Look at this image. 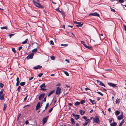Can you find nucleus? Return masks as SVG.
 I'll list each match as a JSON object with an SVG mask.
<instances>
[{
    "instance_id": "obj_1",
    "label": "nucleus",
    "mask_w": 126,
    "mask_h": 126,
    "mask_svg": "<svg viewBox=\"0 0 126 126\" xmlns=\"http://www.w3.org/2000/svg\"><path fill=\"white\" fill-rule=\"evenodd\" d=\"M33 2L34 4V5L35 6L38 7L39 8H42L43 7L41 5L40 3H38L35 2L34 0H33Z\"/></svg>"
},
{
    "instance_id": "obj_2",
    "label": "nucleus",
    "mask_w": 126,
    "mask_h": 126,
    "mask_svg": "<svg viewBox=\"0 0 126 126\" xmlns=\"http://www.w3.org/2000/svg\"><path fill=\"white\" fill-rule=\"evenodd\" d=\"M94 122L95 123L99 124L100 123V120L97 116L96 115L95 118H93Z\"/></svg>"
},
{
    "instance_id": "obj_3",
    "label": "nucleus",
    "mask_w": 126,
    "mask_h": 126,
    "mask_svg": "<svg viewBox=\"0 0 126 126\" xmlns=\"http://www.w3.org/2000/svg\"><path fill=\"white\" fill-rule=\"evenodd\" d=\"M61 89L59 87H57L56 88V94L57 95L61 93Z\"/></svg>"
},
{
    "instance_id": "obj_4",
    "label": "nucleus",
    "mask_w": 126,
    "mask_h": 126,
    "mask_svg": "<svg viewBox=\"0 0 126 126\" xmlns=\"http://www.w3.org/2000/svg\"><path fill=\"white\" fill-rule=\"evenodd\" d=\"M34 54L32 53L29 54L28 56L27 57L26 59L27 60L32 59L33 58Z\"/></svg>"
},
{
    "instance_id": "obj_5",
    "label": "nucleus",
    "mask_w": 126,
    "mask_h": 126,
    "mask_svg": "<svg viewBox=\"0 0 126 126\" xmlns=\"http://www.w3.org/2000/svg\"><path fill=\"white\" fill-rule=\"evenodd\" d=\"M96 16L98 17H99V14L96 12L93 13H91L89 14V16Z\"/></svg>"
},
{
    "instance_id": "obj_6",
    "label": "nucleus",
    "mask_w": 126,
    "mask_h": 126,
    "mask_svg": "<svg viewBox=\"0 0 126 126\" xmlns=\"http://www.w3.org/2000/svg\"><path fill=\"white\" fill-rule=\"evenodd\" d=\"M40 87L41 88V90L43 91H45L46 90V89L42 88V87L45 88L46 87L45 84V83H43L40 85Z\"/></svg>"
},
{
    "instance_id": "obj_7",
    "label": "nucleus",
    "mask_w": 126,
    "mask_h": 126,
    "mask_svg": "<svg viewBox=\"0 0 126 126\" xmlns=\"http://www.w3.org/2000/svg\"><path fill=\"white\" fill-rule=\"evenodd\" d=\"M45 95V94L44 93H42L41 94L39 97V100H41L44 97Z\"/></svg>"
},
{
    "instance_id": "obj_8",
    "label": "nucleus",
    "mask_w": 126,
    "mask_h": 126,
    "mask_svg": "<svg viewBox=\"0 0 126 126\" xmlns=\"http://www.w3.org/2000/svg\"><path fill=\"white\" fill-rule=\"evenodd\" d=\"M124 118L123 113L122 112L120 115L118 116L117 117V119L118 120H120Z\"/></svg>"
},
{
    "instance_id": "obj_9",
    "label": "nucleus",
    "mask_w": 126,
    "mask_h": 126,
    "mask_svg": "<svg viewBox=\"0 0 126 126\" xmlns=\"http://www.w3.org/2000/svg\"><path fill=\"white\" fill-rule=\"evenodd\" d=\"M74 23L75 24H79V25H76V27H81L82 26L83 24H81V22H78L76 21H74Z\"/></svg>"
},
{
    "instance_id": "obj_10",
    "label": "nucleus",
    "mask_w": 126,
    "mask_h": 126,
    "mask_svg": "<svg viewBox=\"0 0 126 126\" xmlns=\"http://www.w3.org/2000/svg\"><path fill=\"white\" fill-rule=\"evenodd\" d=\"M48 116H47L43 119L42 121L43 124H44L47 122L48 118Z\"/></svg>"
},
{
    "instance_id": "obj_11",
    "label": "nucleus",
    "mask_w": 126,
    "mask_h": 126,
    "mask_svg": "<svg viewBox=\"0 0 126 126\" xmlns=\"http://www.w3.org/2000/svg\"><path fill=\"white\" fill-rule=\"evenodd\" d=\"M96 81L97 83H98L99 85L105 87V85L100 81L98 80H97Z\"/></svg>"
},
{
    "instance_id": "obj_12",
    "label": "nucleus",
    "mask_w": 126,
    "mask_h": 126,
    "mask_svg": "<svg viewBox=\"0 0 126 126\" xmlns=\"http://www.w3.org/2000/svg\"><path fill=\"white\" fill-rule=\"evenodd\" d=\"M73 116H74L75 117V118L77 120L79 119V115H75V113H73Z\"/></svg>"
},
{
    "instance_id": "obj_13",
    "label": "nucleus",
    "mask_w": 126,
    "mask_h": 126,
    "mask_svg": "<svg viewBox=\"0 0 126 126\" xmlns=\"http://www.w3.org/2000/svg\"><path fill=\"white\" fill-rule=\"evenodd\" d=\"M108 84L110 86H112L114 88L116 86V84H113L111 83H109Z\"/></svg>"
},
{
    "instance_id": "obj_14",
    "label": "nucleus",
    "mask_w": 126,
    "mask_h": 126,
    "mask_svg": "<svg viewBox=\"0 0 126 126\" xmlns=\"http://www.w3.org/2000/svg\"><path fill=\"white\" fill-rule=\"evenodd\" d=\"M40 105V102H38L37 104L36 107V110H37L39 108Z\"/></svg>"
},
{
    "instance_id": "obj_15",
    "label": "nucleus",
    "mask_w": 126,
    "mask_h": 126,
    "mask_svg": "<svg viewBox=\"0 0 126 126\" xmlns=\"http://www.w3.org/2000/svg\"><path fill=\"white\" fill-rule=\"evenodd\" d=\"M42 67V66L38 65L37 66L34 67H33V68L35 69H39Z\"/></svg>"
},
{
    "instance_id": "obj_16",
    "label": "nucleus",
    "mask_w": 126,
    "mask_h": 126,
    "mask_svg": "<svg viewBox=\"0 0 126 126\" xmlns=\"http://www.w3.org/2000/svg\"><path fill=\"white\" fill-rule=\"evenodd\" d=\"M4 94H0V99L1 100H4Z\"/></svg>"
},
{
    "instance_id": "obj_17",
    "label": "nucleus",
    "mask_w": 126,
    "mask_h": 126,
    "mask_svg": "<svg viewBox=\"0 0 126 126\" xmlns=\"http://www.w3.org/2000/svg\"><path fill=\"white\" fill-rule=\"evenodd\" d=\"M55 91V90H52V91H51V92H50L48 94V96H50L52 94L54 93Z\"/></svg>"
},
{
    "instance_id": "obj_18",
    "label": "nucleus",
    "mask_w": 126,
    "mask_h": 126,
    "mask_svg": "<svg viewBox=\"0 0 126 126\" xmlns=\"http://www.w3.org/2000/svg\"><path fill=\"white\" fill-rule=\"evenodd\" d=\"M89 100L93 104H95V102L94 100H93L90 99H89Z\"/></svg>"
},
{
    "instance_id": "obj_19",
    "label": "nucleus",
    "mask_w": 126,
    "mask_h": 126,
    "mask_svg": "<svg viewBox=\"0 0 126 126\" xmlns=\"http://www.w3.org/2000/svg\"><path fill=\"white\" fill-rule=\"evenodd\" d=\"M79 112L81 115H83L84 113L85 112L83 110H80Z\"/></svg>"
},
{
    "instance_id": "obj_20",
    "label": "nucleus",
    "mask_w": 126,
    "mask_h": 126,
    "mask_svg": "<svg viewBox=\"0 0 126 126\" xmlns=\"http://www.w3.org/2000/svg\"><path fill=\"white\" fill-rule=\"evenodd\" d=\"M117 125L116 123L114 122L113 123H110V125L111 126H115Z\"/></svg>"
},
{
    "instance_id": "obj_21",
    "label": "nucleus",
    "mask_w": 126,
    "mask_h": 126,
    "mask_svg": "<svg viewBox=\"0 0 126 126\" xmlns=\"http://www.w3.org/2000/svg\"><path fill=\"white\" fill-rule=\"evenodd\" d=\"M71 122L72 123V124L74 125L75 124V122L74 121V120L73 118H71Z\"/></svg>"
},
{
    "instance_id": "obj_22",
    "label": "nucleus",
    "mask_w": 126,
    "mask_h": 126,
    "mask_svg": "<svg viewBox=\"0 0 126 126\" xmlns=\"http://www.w3.org/2000/svg\"><path fill=\"white\" fill-rule=\"evenodd\" d=\"M125 122V120L124 119L120 123L119 126H121L122 124Z\"/></svg>"
},
{
    "instance_id": "obj_23",
    "label": "nucleus",
    "mask_w": 126,
    "mask_h": 126,
    "mask_svg": "<svg viewBox=\"0 0 126 126\" xmlns=\"http://www.w3.org/2000/svg\"><path fill=\"white\" fill-rule=\"evenodd\" d=\"M120 113V112L118 110H116L115 112V114L116 115H119Z\"/></svg>"
},
{
    "instance_id": "obj_24",
    "label": "nucleus",
    "mask_w": 126,
    "mask_h": 126,
    "mask_svg": "<svg viewBox=\"0 0 126 126\" xmlns=\"http://www.w3.org/2000/svg\"><path fill=\"white\" fill-rule=\"evenodd\" d=\"M37 51V48H35L32 50V52L35 53Z\"/></svg>"
},
{
    "instance_id": "obj_25",
    "label": "nucleus",
    "mask_w": 126,
    "mask_h": 126,
    "mask_svg": "<svg viewBox=\"0 0 126 126\" xmlns=\"http://www.w3.org/2000/svg\"><path fill=\"white\" fill-rule=\"evenodd\" d=\"M28 40V39H26L24 41L22 42V44H25L27 42Z\"/></svg>"
},
{
    "instance_id": "obj_26",
    "label": "nucleus",
    "mask_w": 126,
    "mask_h": 126,
    "mask_svg": "<svg viewBox=\"0 0 126 126\" xmlns=\"http://www.w3.org/2000/svg\"><path fill=\"white\" fill-rule=\"evenodd\" d=\"M64 73L66 75V76H69V74L67 72L64 71Z\"/></svg>"
},
{
    "instance_id": "obj_27",
    "label": "nucleus",
    "mask_w": 126,
    "mask_h": 126,
    "mask_svg": "<svg viewBox=\"0 0 126 126\" xmlns=\"http://www.w3.org/2000/svg\"><path fill=\"white\" fill-rule=\"evenodd\" d=\"M2 30L4 29H7L8 27L7 26H4L2 27H1L0 28Z\"/></svg>"
},
{
    "instance_id": "obj_28",
    "label": "nucleus",
    "mask_w": 126,
    "mask_h": 126,
    "mask_svg": "<svg viewBox=\"0 0 126 126\" xmlns=\"http://www.w3.org/2000/svg\"><path fill=\"white\" fill-rule=\"evenodd\" d=\"M80 104V102L78 101L76 102L75 104V106H78Z\"/></svg>"
},
{
    "instance_id": "obj_29",
    "label": "nucleus",
    "mask_w": 126,
    "mask_h": 126,
    "mask_svg": "<svg viewBox=\"0 0 126 126\" xmlns=\"http://www.w3.org/2000/svg\"><path fill=\"white\" fill-rule=\"evenodd\" d=\"M116 102L117 104H119L120 102V99H117L116 101Z\"/></svg>"
},
{
    "instance_id": "obj_30",
    "label": "nucleus",
    "mask_w": 126,
    "mask_h": 126,
    "mask_svg": "<svg viewBox=\"0 0 126 126\" xmlns=\"http://www.w3.org/2000/svg\"><path fill=\"white\" fill-rule=\"evenodd\" d=\"M20 85L21 86H23L25 84V82H22L20 83Z\"/></svg>"
},
{
    "instance_id": "obj_31",
    "label": "nucleus",
    "mask_w": 126,
    "mask_h": 126,
    "mask_svg": "<svg viewBox=\"0 0 126 126\" xmlns=\"http://www.w3.org/2000/svg\"><path fill=\"white\" fill-rule=\"evenodd\" d=\"M4 90V89H1V91L0 92V94H3V92Z\"/></svg>"
},
{
    "instance_id": "obj_32",
    "label": "nucleus",
    "mask_w": 126,
    "mask_h": 126,
    "mask_svg": "<svg viewBox=\"0 0 126 126\" xmlns=\"http://www.w3.org/2000/svg\"><path fill=\"white\" fill-rule=\"evenodd\" d=\"M96 93H98L100 95H101V96H103V94L102 93H101V92H96Z\"/></svg>"
},
{
    "instance_id": "obj_33",
    "label": "nucleus",
    "mask_w": 126,
    "mask_h": 126,
    "mask_svg": "<svg viewBox=\"0 0 126 126\" xmlns=\"http://www.w3.org/2000/svg\"><path fill=\"white\" fill-rule=\"evenodd\" d=\"M6 107H7L6 104H4V106L3 108V110H5Z\"/></svg>"
},
{
    "instance_id": "obj_34",
    "label": "nucleus",
    "mask_w": 126,
    "mask_h": 126,
    "mask_svg": "<svg viewBox=\"0 0 126 126\" xmlns=\"http://www.w3.org/2000/svg\"><path fill=\"white\" fill-rule=\"evenodd\" d=\"M50 58L52 60H54L55 59V57L53 56H50Z\"/></svg>"
},
{
    "instance_id": "obj_35",
    "label": "nucleus",
    "mask_w": 126,
    "mask_h": 126,
    "mask_svg": "<svg viewBox=\"0 0 126 126\" xmlns=\"http://www.w3.org/2000/svg\"><path fill=\"white\" fill-rule=\"evenodd\" d=\"M4 86V84L1 82L0 83V87L1 88H2Z\"/></svg>"
},
{
    "instance_id": "obj_36",
    "label": "nucleus",
    "mask_w": 126,
    "mask_h": 126,
    "mask_svg": "<svg viewBox=\"0 0 126 126\" xmlns=\"http://www.w3.org/2000/svg\"><path fill=\"white\" fill-rule=\"evenodd\" d=\"M12 51L14 53H16V51L15 50V49L14 48H12Z\"/></svg>"
},
{
    "instance_id": "obj_37",
    "label": "nucleus",
    "mask_w": 126,
    "mask_h": 126,
    "mask_svg": "<svg viewBox=\"0 0 126 126\" xmlns=\"http://www.w3.org/2000/svg\"><path fill=\"white\" fill-rule=\"evenodd\" d=\"M56 10L57 12H59L60 13H62V11H61L59 9V8H57L56 9Z\"/></svg>"
},
{
    "instance_id": "obj_38",
    "label": "nucleus",
    "mask_w": 126,
    "mask_h": 126,
    "mask_svg": "<svg viewBox=\"0 0 126 126\" xmlns=\"http://www.w3.org/2000/svg\"><path fill=\"white\" fill-rule=\"evenodd\" d=\"M21 87L20 86H19V87L17 89V90L18 91V92H19L20 91V89L21 88Z\"/></svg>"
},
{
    "instance_id": "obj_39",
    "label": "nucleus",
    "mask_w": 126,
    "mask_h": 126,
    "mask_svg": "<svg viewBox=\"0 0 126 126\" xmlns=\"http://www.w3.org/2000/svg\"><path fill=\"white\" fill-rule=\"evenodd\" d=\"M43 75V73H40L38 75V76L39 77H41Z\"/></svg>"
},
{
    "instance_id": "obj_40",
    "label": "nucleus",
    "mask_w": 126,
    "mask_h": 126,
    "mask_svg": "<svg viewBox=\"0 0 126 126\" xmlns=\"http://www.w3.org/2000/svg\"><path fill=\"white\" fill-rule=\"evenodd\" d=\"M49 103H47L46 105V107H45V109H46L47 108V107H48V106H49Z\"/></svg>"
},
{
    "instance_id": "obj_41",
    "label": "nucleus",
    "mask_w": 126,
    "mask_h": 126,
    "mask_svg": "<svg viewBox=\"0 0 126 126\" xmlns=\"http://www.w3.org/2000/svg\"><path fill=\"white\" fill-rule=\"evenodd\" d=\"M68 44H61V46H63L64 47H67L68 46Z\"/></svg>"
},
{
    "instance_id": "obj_42",
    "label": "nucleus",
    "mask_w": 126,
    "mask_h": 126,
    "mask_svg": "<svg viewBox=\"0 0 126 126\" xmlns=\"http://www.w3.org/2000/svg\"><path fill=\"white\" fill-rule=\"evenodd\" d=\"M85 103V101L84 100H82L81 102V103L82 104L84 103Z\"/></svg>"
},
{
    "instance_id": "obj_43",
    "label": "nucleus",
    "mask_w": 126,
    "mask_h": 126,
    "mask_svg": "<svg viewBox=\"0 0 126 126\" xmlns=\"http://www.w3.org/2000/svg\"><path fill=\"white\" fill-rule=\"evenodd\" d=\"M14 34H15L14 33L11 34H10L9 35L10 37V38H11V37L12 36H13V35H14Z\"/></svg>"
},
{
    "instance_id": "obj_44",
    "label": "nucleus",
    "mask_w": 126,
    "mask_h": 126,
    "mask_svg": "<svg viewBox=\"0 0 126 126\" xmlns=\"http://www.w3.org/2000/svg\"><path fill=\"white\" fill-rule=\"evenodd\" d=\"M87 48H88L92 50V47H90L89 46H88Z\"/></svg>"
},
{
    "instance_id": "obj_45",
    "label": "nucleus",
    "mask_w": 126,
    "mask_h": 126,
    "mask_svg": "<svg viewBox=\"0 0 126 126\" xmlns=\"http://www.w3.org/2000/svg\"><path fill=\"white\" fill-rule=\"evenodd\" d=\"M50 44L52 45H54V42H53V41L51 40L50 41Z\"/></svg>"
},
{
    "instance_id": "obj_46",
    "label": "nucleus",
    "mask_w": 126,
    "mask_h": 126,
    "mask_svg": "<svg viewBox=\"0 0 126 126\" xmlns=\"http://www.w3.org/2000/svg\"><path fill=\"white\" fill-rule=\"evenodd\" d=\"M119 1L120 3H123L124 1L123 0H118Z\"/></svg>"
},
{
    "instance_id": "obj_47",
    "label": "nucleus",
    "mask_w": 126,
    "mask_h": 126,
    "mask_svg": "<svg viewBox=\"0 0 126 126\" xmlns=\"http://www.w3.org/2000/svg\"><path fill=\"white\" fill-rule=\"evenodd\" d=\"M53 108H52L51 109H50L48 111V112H49V113H50V112L52 111V110H53Z\"/></svg>"
},
{
    "instance_id": "obj_48",
    "label": "nucleus",
    "mask_w": 126,
    "mask_h": 126,
    "mask_svg": "<svg viewBox=\"0 0 126 126\" xmlns=\"http://www.w3.org/2000/svg\"><path fill=\"white\" fill-rule=\"evenodd\" d=\"M88 123L86 122H85V123H84L83 124V125L84 126H86L87 125Z\"/></svg>"
},
{
    "instance_id": "obj_49",
    "label": "nucleus",
    "mask_w": 126,
    "mask_h": 126,
    "mask_svg": "<svg viewBox=\"0 0 126 126\" xmlns=\"http://www.w3.org/2000/svg\"><path fill=\"white\" fill-rule=\"evenodd\" d=\"M113 120V118H111L110 120V121H109V122L110 123H110H111V122Z\"/></svg>"
},
{
    "instance_id": "obj_50",
    "label": "nucleus",
    "mask_w": 126,
    "mask_h": 126,
    "mask_svg": "<svg viewBox=\"0 0 126 126\" xmlns=\"http://www.w3.org/2000/svg\"><path fill=\"white\" fill-rule=\"evenodd\" d=\"M83 118L85 120H86L87 119V117L86 116H83Z\"/></svg>"
},
{
    "instance_id": "obj_51",
    "label": "nucleus",
    "mask_w": 126,
    "mask_h": 126,
    "mask_svg": "<svg viewBox=\"0 0 126 126\" xmlns=\"http://www.w3.org/2000/svg\"><path fill=\"white\" fill-rule=\"evenodd\" d=\"M22 48V47L21 46L20 47H18V49L19 51H20V50Z\"/></svg>"
},
{
    "instance_id": "obj_52",
    "label": "nucleus",
    "mask_w": 126,
    "mask_h": 126,
    "mask_svg": "<svg viewBox=\"0 0 126 126\" xmlns=\"http://www.w3.org/2000/svg\"><path fill=\"white\" fill-rule=\"evenodd\" d=\"M46 97L44 98V99L43 100V101L44 102H45L46 101Z\"/></svg>"
},
{
    "instance_id": "obj_53",
    "label": "nucleus",
    "mask_w": 126,
    "mask_h": 126,
    "mask_svg": "<svg viewBox=\"0 0 126 126\" xmlns=\"http://www.w3.org/2000/svg\"><path fill=\"white\" fill-rule=\"evenodd\" d=\"M86 121H87V122L88 123L90 121V120L89 119H88L86 120Z\"/></svg>"
},
{
    "instance_id": "obj_54",
    "label": "nucleus",
    "mask_w": 126,
    "mask_h": 126,
    "mask_svg": "<svg viewBox=\"0 0 126 126\" xmlns=\"http://www.w3.org/2000/svg\"><path fill=\"white\" fill-rule=\"evenodd\" d=\"M115 49L117 51H118V52L119 51V49L118 48H117V47H115Z\"/></svg>"
},
{
    "instance_id": "obj_55",
    "label": "nucleus",
    "mask_w": 126,
    "mask_h": 126,
    "mask_svg": "<svg viewBox=\"0 0 126 126\" xmlns=\"http://www.w3.org/2000/svg\"><path fill=\"white\" fill-rule=\"evenodd\" d=\"M28 96V95H27L26 97H25V98H24V101H25L27 99V97Z\"/></svg>"
},
{
    "instance_id": "obj_56",
    "label": "nucleus",
    "mask_w": 126,
    "mask_h": 126,
    "mask_svg": "<svg viewBox=\"0 0 126 126\" xmlns=\"http://www.w3.org/2000/svg\"><path fill=\"white\" fill-rule=\"evenodd\" d=\"M111 11L113 12H115V10L114 9L112 8H111Z\"/></svg>"
},
{
    "instance_id": "obj_57",
    "label": "nucleus",
    "mask_w": 126,
    "mask_h": 126,
    "mask_svg": "<svg viewBox=\"0 0 126 126\" xmlns=\"http://www.w3.org/2000/svg\"><path fill=\"white\" fill-rule=\"evenodd\" d=\"M16 81L17 82H19V78L17 77L16 79Z\"/></svg>"
},
{
    "instance_id": "obj_58",
    "label": "nucleus",
    "mask_w": 126,
    "mask_h": 126,
    "mask_svg": "<svg viewBox=\"0 0 126 126\" xmlns=\"http://www.w3.org/2000/svg\"><path fill=\"white\" fill-rule=\"evenodd\" d=\"M25 123L26 125L28 124L29 123V122L28 121H26L25 122Z\"/></svg>"
},
{
    "instance_id": "obj_59",
    "label": "nucleus",
    "mask_w": 126,
    "mask_h": 126,
    "mask_svg": "<svg viewBox=\"0 0 126 126\" xmlns=\"http://www.w3.org/2000/svg\"><path fill=\"white\" fill-rule=\"evenodd\" d=\"M33 78V77H31V78H30L29 79V81H30V80H31Z\"/></svg>"
},
{
    "instance_id": "obj_60",
    "label": "nucleus",
    "mask_w": 126,
    "mask_h": 126,
    "mask_svg": "<svg viewBox=\"0 0 126 126\" xmlns=\"http://www.w3.org/2000/svg\"><path fill=\"white\" fill-rule=\"evenodd\" d=\"M81 43L84 45V44H85L84 42L83 41H81Z\"/></svg>"
},
{
    "instance_id": "obj_61",
    "label": "nucleus",
    "mask_w": 126,
    "mask_h": 126,
    "mask_svg": "<svg viewBox=\"0 0 126 126\" xmlns=\"http://www.w3.org/2000/svg\"><path fill=\"white\" fill-rule=\"evenodd\" d=\"M85 90L86 91H87L88 90H90V89L89 88H85Z\"/></svg>"
},
{
    "instance_id": "obj_62",
    "label": "nucleus",
    "mask_w": 126,
    "mask_h": 126,
    "mask_svg": "<svg viewBox=\"0 0 126 126\" xmlns=\"http://www.w3.org/2000/svg\"><path fill=\"white\" fill-rule=\"evenodd\" d=\"M83 46H84L86 48H87V46H87V45H86L85 44H84V45Z\"/></svg>"
},
{
    "instance_id": "obj_63",
    "label": "nucleus",
    "mask_w": 126,
    "mask_h": 126,
    "mask_svg": "<svg viewBox=\"0 0 126 126\" xmlns=\"http://www.w3.org/2000/svg\"><path fill=\"white\" fill-rule=\"evenodd\" d=\"M124 26L125 29V30L126 31V26L125 25H124Z\"/></svg>"
},
{
    "instance_id": "obj_64",
    "label": "nucleus",
    "mask_w": 126,
    "mask_h": 126,
    "mask_svg": "<svg viewBox=\"0 0 126 126\" xmlns=\"http://www.w3.org/2000/svg\"><path fill=\"white\" fill-rule=\"evenodd\" d=\"M76 126H80L79 125V124L77 123H76Z\"/></svg>"
}]
</instances>
